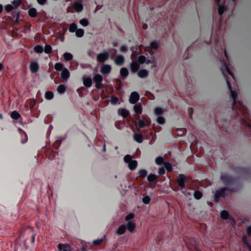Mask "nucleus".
<instances>
[{
    "label": "nucleus",
    "mask_w": 251,
    "mask_h": 251,
    "mask_svg": "<svg viewBox=\"0 0 251 251\" xmlns=\"http://www.w3.org/2000/svg\"><path fill=\"white\" fill-rule=\"evenodd\" d=\"M145 59V57L143 56H140L139 58V61L140 63H142L144 62V59Z\"/></svg>",
    "instance_id": "58"
},
{
    "label": "nucleus",
    "mask_w": 251,
    "mask_h": 251,
    "mask_svg": "<svg viewBox=\"0 0 251 251\" xmlns=\"http://www.w3.org/2000/svg\"><path fill=\"white\" fill-rule=\"evenodd\" d=\"M139 64L135 62H132L130 66L131 70L133 72H136L139 69Z\"/></svg>",
    "instance_id": "26"
},
{
    "label": "nucleus",
    "mask_w": 251,
    "mask_h": 251,
    "mask_svg": "<svg viewBox=\"0 0 251 251\" xmlns=\"http://www.w3.org/2000/svg\"><path fill=\"white\" fill-rule=\"evenodd\" d=\"M103 239V238H101L100 239L95 240L93 241V244L94 245H99L102 243Z\"/></svg>",
    "instance_id": "44"
},
{
    "label": "nucleus",
    "mask_w": 251,
    "mask_h": 251,
    "mask_svg": "<svg viewBox=\"0 0 251 251\" xmlns=\"http://www.w3.org/2000/svg\"><path fill=\"white\" fill-rule=\"evenodd\" d=\"M34 50L37 53H42L43 51V48L42 46L40 45L35 46L34 48Z\"/></svg>",
    "instance_id": "42"
},
{
    "label": "nucleus",
    "mask_w": 251,
    "mask_h": 251,
    "mask_svg": "<svg viewBox=\"0 0 251 251\" xmlns=\"http://www.w3.org/2000/svg\"><path fill=\"white\" fill-rule=\"evenodd\" d=\"M194 196L196 199L199 200L201 198L202 194L200 191H195L194 193Z\"/></svg>",
    "instance_id": "45"
},
{
    "label": "nucleus",
    "mask_w": 251,
    "mask_h": 251,
    "mask_svg": "<svg viewBox=\"0 0 251 251\" xmlns=\"http://www.w3.org/2000/svg\"><path fill=\"white\" fill-rule=\"evenodd\" d=\"M165 172V169L164 168H160L158 170V174L160 175H163Z\"/></svg>",
    "instance_id": "56"
},
{
    "label": "nucleus",
    "mask_w": 251,
    "mask_h": 251,
    "mask_svg": "<svg viewBox=\"0 0 251 251\" xmlns=\"http://www.w3.org/2000/svg\"><path fill=\"white\" fill-rule=\"evenodd\" d=\"M157 122L160 124H163L164 123V119L161 115L158 116L157 119Z\"/></svg>",
    "instance_id": "51"
},
{
    "label": "nucleus",
    "mask_w": 251,
    "mask_h": 251,
    "mask_svg": "<svg viewBox=\"0 0 251 251\" xmlns=\"http://www.w3.org/2000/svg\"><path fill=\"white\" fill-rule=\"evenodd\" d=\"M164 159L162 157H157L155 159V163L158 165L164 164Z\"/></svg>",
    "instance_id": "40"
},
{
    "label": "nucleus",
    "mask_w": 251,
    "mask_h": 251,
    "mask_svg": "<svg viewBox=\"0 0 251 251\" xmlns=\"http://www.w3.org/2000/svg\"><path fill=\"white\" fill-rule=\"evenodd\" d=\"M151 201V198L149 196H146L143 198L142 202L145 204H149Z\"/></svg>",
    "instance_id": "43"
},
{
    "label": "nucleus",
    "mask_w": 251,
    "mask_h": 251,
    "mask_svg": "<svg viewBox=\"0 0 251 251\" xmlns=\"http://www.w3.org/2000/svg\"><path fill=\"white\" fill-rule=\"evenodd\" d=\"M73 7L76 12H80L82 11L83 6L82 0H78L73 4Z\"/></svg>",
    "instance_id": "9"
},
{
    "label": "nucleus",
    "mask_w": 251,
    "mask_h": 251,
    "mask_svg": "<svg viewBox=\"0 0 251 251\" xmlns=\"http://www.w3.org/2000/svg\"><path fill=\"white\" fill-rule=\"evenodd\" d=\"M126 226L124 225H122L118 228V229L116 231V233L118 235H121L123 234L126 232Z\"/></svg>",
    "instance_id": "21"
},
{
    "label": "nucleus",
    "mask_w": 251,
    "mask_h": 251,
    "mask_svg": "<svg viewBox=\"0 0 251 251\" xmlns=\"http://www.w3.org/2000/svg\"><path fill=\"white\" fill-rule=\"evenodd\" d=\"M118 101V99L117 97H115V96H113L111 97V99H110V102L112 104H116L117 103Z\"/></svg>",
    "instance_id": "50"
},
{
    "label": "nucleus",
    "mask_w": 251,
    "mask_h": 251,
    "mask_svg": "<svg viewBox=\"0 0 251 251\" xmlns=\"http://www.w3.org/2000/svg\"><path fill=\"white\" fill-rule=\"evenodd\" d=\"M109 56V54L107 52L100 53L97 55V60L100 62H103L108 58Z\"/></svg>",
    "instance_id": "7"
},
{
    "label": "nucleus",
    "mask_w": 251,
    "mask_h": 251,
    "mask_svg": "<svg viewBox=\"0 0 251 251\" xmlns=\"http://www.w3.org/2000/svg\"><path fill=\"white\" fill-rule=\"evenodd\" d=\"M127 50V48L125 46H122L121 48V51H122V52H125L126 50Z\"/></svg>",
    "instance_id": "60"
},
{
    "label": "nucleus",
    "mask_w": 251,
    "mask_h": 251,
    "mask_svg": "<svg viewBox=\"0 0 251 251\" xmlns=\"http://www.w3.org/2000/svg\"><path fill=\"white\" fill-rule=\"evenodd\" d=\"M139 99V95L136 92H132L130 95L129 101L130 103H135Z\"/></svg>",
    "instance_id": "8"
},
{
    "label": "nucleus",
    "mask_w": 251,
    "mask_h": 251,
    "mask_svg": "<svg viewBox=\"0 0 251 251\" xmlns=\"http://www.w3.org/2000/svg\"><path fill=\"white\" fill-rule=\"evenodd\" d=\"M221 178L223 183L226 185L230 184L232 181V179L230 176L224 174H222Z\"/></svg>",
    "instance_id": "10"
},
{
    "label": "nucleus",
    "mask_w": 251,
    "mask_h": 251,
    "mask_svg": "<svg viewBox=\"0 0 251 251\" xmlns=\"http://www.w3.org/2000/svg\"><path fill=\"white\" fill-rule=\"evenodd\" d=\"M147 179L150 183H153L154 184H155L157 182V176L152 174L148 176Z\"/></svg>",
    "instance_id": "18"
},
{
    "label": "nucleus",
    "mask_w": 251,
    "mask_h": 251,
    "mask_svg": "<svg viewBox=\"0 0 251 251\" xmlns=\"http://www.w3.org/2000/svg\"><path fill=\"white\" fill-rule=\"evenodd\" d=\"M227 194V190L224 188H222L218 190L215 194V199L217 201V199L219 197H225Z\"/></svg>",
    "instance_id": "6"
},
{
    "label": "nucleus",
    "mask_w": 251,
    "mask_h": 251,
    "mask_svg": "<svg viewBox=\"0 0 251 251\" xmlns=\"http://www.w3.org/2000/svg\"><path fill=\"white\" fill-rule=\"evenodd\" d=\"M63 139V138H59V139H57L53 143L54 147L56 149L58 148L60 146L62 140Z\"/></svg>",
    "instance_id": "36"
},
{
    "label": "nucleus",
    "mask_w": 251,
    "mask_h": 251,
    "mask_svg": "<svg viewBox=\"0 0 251 251\" xmlns=\"http://www.w3.org/2000/svg\"><path fill=\"white\" fill-rule=\"evenodd\" d=\"M148 75V72L146 70H141L138 72V76L140 78H145Z\"/></svg>",
    "instance_id": "24"
},
{
    "label": "nucleus",
    "mask_w": 251,
    "mask_h": 251,
    "mask_svg": "<svg viewBox=\"0 0 251 251\" xmlns=\"http://www.w3.org/2000/svg\"><path fill=\"white\" fill-rule=\"evenodd\" d=\"M28 14L30 16L32 17H35L37 14V11L35 8H30L28 11Z\"/></svg>",
    "instance_id": "34"
},
{
    "label": "nucleus",
    "mask_w": 251,
    "mask_h": 251,
    "mask_svg": "<svg viewBox=\"0 0 251 251\" xmlns=\"http://www.w3.org/2000/svg\"><path fill=\"white\" fill-rule=\"evenodd\" d=\"M44 51L46 53H49L51 51V47L49 45H46L44 48Z\"/></svg>",
    "instance_id": "48"
},
{
    "label": "nucleus",
    "mask_w": 251,
    "mask_h": 251,
    "mask_svg": "<svg viewBox=\"0 0 251 251\" xmlns=\"http://www.w3.org/2000/svg\"><path fill=\"white\" fill-rule=\"evenodd\" d=\"M102 76L100 74H96L94 76V81L96 83V87L97 89H100L102 87Z\"/></svg>",
    "instance_id": "5"
},
{
    "label": "nucleus",
    "mask_w": 251,
    "mask_h": 251,
    "mask_svg": "<svg viewBox=\"0 0 251 251\" xmlns=\"http://www.w3.org/2000/svg\"><path fill=\"white\" fill-rule=\"evenodd\" d=\"M12 4L14 5V7H17L20 5V0H14L12 1Z\"/></svg>",
    "instance_id": "54"
},
{
    "label": "nucleus",
    "mask_w": 251,
    "mask_h": 251,
    "mask_svg": "<svg viewBox=\"0 0 251 251\" xmlns=\"http://www.w3.org/2000/svg\"><path fill=\"white\" fill-rule=\"evenodd\" d=\"M30 70L32 73H36L39 70V65L37 62H32L30 64Z\"/></svg>",
    "instance_id": "16"
},
{
    "label": "nucleus",
    "mask_w": 251,
    "mask_h": 251,
    "mask_svg": "<svg viewBox=\"0 0 251 251\" xmlns=\"http://www.w3.org/2000/svg\"><path fill=\"white\" fill-rule=\"evenodd\" d=\"M143 28L144 29H147L148 27V25L146 24H143L142 25Z\"/></svg>",
    "instance_id": "63"
},
{
    "label": "nucleus",
    "mask_w": 251,
    "mask_h": 251,
    "mask_svg": "<svg viewBox=\"0 0 251 251\" xmlns=\"http://www.w3.org/2000/svg\"><path fill=\"white\" fill-rule=\"evenodd\" d=\"M162 109L160 108H156L154 110V113L157 116H160L162 113Z\"/></svg>",
    "instance_id": "52"
},
{
    "label": "nucleus",
    "mask_w": 251,
    "mask_h": 251,
    "mask_svg": "<svg viewBox=\"0 0 251 251\" xmlns=\"http://www.w3.org/2000/svg\"><path fill=\"white\" fill-rule=\"evenodd\" d=\"M19 131L21 135L22 143H25L26 142V141L27 140V137L26 134L25 133V132L24 131H23L21 128H19Z\"/></svg>",
    "instance_id": "22"
},
{
    "label": "nucleus",
    "mask_w": 251,
    "mask_h": 251,
    "mask_svg": "<svg viewBox=\"0 0 251 251\" xmlns=\"http://www.w3.org/2000/svg\"><path fill=\"white\" fill-rule=\"evenodd\" d=\"M247 232L249 235H251V226L248 227Z\"/></svg>",
    "instance_id": "61"
},
{
    "label": "nucleus",
    "mask_w": 251,
    "mask_h": 251,
    "mask_svg": "<svg viewBox=\"0 0 251 251\" xmlns=\"http://www.w3.org/2000/svg\"><path fill=\"white\" fill-rule=\"evenodd\" d=\"M125 162L128 164L129 168L130 170H134L136 168L137 166V162L136 160H132L131 156L129 155H126L124 157Z\"/></svg>",
    "instance_id": "3"
},
{
    "label": "nucleus",
    "mask_w": 251,
    "mask_h": 251,
    "mask_svg": "<svg viewBox=\"0 0 251 251\" xmlns=\"http://www.w3.org/2000/svg\"><path fill=\"white\" fill-rule=\"evenodd\" d=\"M119 113L122 116H123L124 118L126 117L129 114L128 111L125 109H119Z\"/></svg>",
    "instance_id": "30"
},
{
    "label": "nucleus",
    "mask_w": 251,
    "mask_h": 251,
    "mask_svg": "<svg viewBox=\"0 0 251 251\" xmlns=\"http://www.w3.org/2000/svg\"><path fill=\"white\" fill-rule=\"evenodd\" d=\"M120 74L125 78L128 75V71L126 68H122L120 70Z\"/></svg>",
    "instance_id": "27"
},
{
    "label": "nucleus",
    "mask_w": 251,
    "mask_h": 251,
    "mask_svg": "<svg viewBox=\"0 0 251 251\" xmlns=\"http://www.w3.org/2000/svg\"><path fill=\"white\" fill-rule=\"evenodd\" d=\"M37 0L38 3L39 4L43 5L46 3L47 0Z\"/></svg>",
    "instance_id": "57"
},
{
    "label": "nucleus",
    "mask_w": 251,
    "mask_h": 251,
    "mask_svg": "<svg viewBox=\"0 0 251 251\" xmlns=\"http://www.w3.org/2000/svg\"><path fill=\"white\" fill-rule=\"evenodd\" d=\"M229 214L226 211L223 210L221 212V217L223 219L226 220L228 218Z\"/></svg>",
    "instance_id": "35"
},
{
    "label": "nucleus",
    "mask_w": 251,
    "mask_h": 251,
    "mask_svg": "<svg viewBox=\"0 0 251 251\" xmlns=\"http://www.w3.org/2000/svg\"><path fill=\"white\" fill-rule=\"evenodd\" d=\"M66 90V86L63 84L59 85L57 88V92L60 94L64 93Z\"/></svg>",
    "instance_id": "28"
},
{
    "label": "nucleus",
    "mask_w": 251,
    "mask_h": 251,
    "mask_svg": "<svg viewBox=\"0 0 251 251\" xmlns=\"http://www.w3.org/2000/svg\"><path fill=\"white\" fill-rule=\"evenodd\" d=\"M77 26L75 24L72 23L70 25L69 28V30L70 32H75L76 30H77Z\"/></svg>",
    "instance_id": "32"
},
{
    "label": "nucleus",
    "mask_w": 251,
    "mask_h": 251,
    "mask_svg": "<svg viewBox=\"0 0 251 251\" xmlns=\"http://www.w3.org/2000/svg\"><path fill=\"white\" fill-rule=\"evenodd\" d=\"M125 58L122 55H117L114 60L115 63L117 65H121L124 63Z\"/></svg>",
    "instance_id": "17"
},
{
    "label": "nucleus",
    "mask_w": 251,
    "mask_h": 251,
    "mask_svg": "<svg viewBox=\"0 0 251 251\" xmlns=\"http://www.w3.org/2000/svg\"><path fill=\"white\" fill-rule=\"evenodd\" d=\"M13 8H14V6L13 5H12L11 4H7L5 7V9L7 12L11 11Z\"/></svg>",
    "instance_id": "53"
},
{
    "label": "nucleus",
    "mask_w": 251,
    "mask_h": 251,
    "mask_svg": "<svg viewBox=\"0 0 251 251\" xmlns=\"http://www.w3.org/2000/svg\"><path fill=\"white\" fill-rule=\"evenodd\" d=\"M135 227V224L132 221H129L127 224V229L131 232H133Z\"/></svg>",
    "instance_id": "23"
},
{
    "label": "nucleus",
    "mask_w": 251,
    "mask_h": 251,
    "mask_svg": "<svg viewBox=\"0 0 251 251\" xmlns=\"http://www.w3.org/2000/svg\"><path fill=\"white\" fill-rule=\"evenodd\" d=\"M111 70V66L109 65H103L101 66L100 72L103 74H107L110 72Z\"/></svg>",
    "instance_id": "12"
},
{
    "label": "nucleus",
    "mask_w": 251,
    "mask_h": 251,
    "mask_svg": "<svg viewBox=\"0 0 251 251\" xmlns=\"http://www.w3.org/2000/svg\"><path fill=\"white\" fill-rule=\"evenodd\" d=\"M134 110L136 114H141L142 112L141 106L139 105H135L134 106Z\"/></svg>",
    "instance_id": "41"
},
{
    "label": "nucleus",
    "mask_w": 251,
    "mask_h": 251,
    "mask_svg": "<svg viewBox=\"0 0 251 251\" xmlns=\"http://www.w3.org/2000/svg\"><path fill=\"white\" fill-rule=\"evenodd\" d=\"M63 56L65 59L68 61L71 60L73 58V55L69 52L64 53Z\"/></svg>",
    "instance_id": "33"
},
{
    "label": "nucleus",
    "mask_w": 251,
    "mask_h": 251,
    "mask_svg": "<svg viewBox=\"0 0 251 251\" xmlns=\"http://www.w3.org/2000/svg\"><path fill=\"white\" fill-rule=\"evenodd\" d=\"M176 180L179 189L184 194L186 191L185 184L188 182L186 176L183 174H179L177 177Z\"/></svg>",
    "instance_id": "2"
},
{
    "label": "nucleus",
    "mask_w": 251,
    "mask_h": 251,
    "mask_svg": "<svg viewBox=\"0 0 251 251\" xmlns=\"http://www.w3.org/2000/svg\"><path fill=\"white\" fill-rule=\"evenodd\" d=\"M242 241L244 245L246 246L250 251H251V244L248 238L246 237H243Z\"/></svg>",
    "instance_id": "25"
},
{
    "label": "nucleus",
    "mask_w": 251,
    "mask_h": 251,
    "mask_svg": "<svg viewBox=\"0 0 251 251\" xmlns=\"http://www.w3.org/2000/svg\"><path fill=\"white\" fill-rule=\"evenodd\" d=\"M188 112H189V114L190 117L192 118V109L191 108H189L188 109Z\"/></svg>",
    "instance_id": "62"
},
{
    "label": "nucleus",
    "mask_w": 251,
    "mask_h": 251,
    "mask_svg": "<svg viewBox=\"0 0 251 251\" xmlns=\"http://www.w3.org/2000/svg\"><path fill=\"white\" fill-rule=\"evenodd\" d=\"M2 10H3L2 5L0 4V13L2 12Z\"/></svg>",
    "instance_id": "64"
},
{
    "label": "nucleus",
    "mask_w": 251,
    "mask_h": 251,
    "mask_svg": "<svg viewBox=\"0 0 251 251\" xmlns=\"http://www.w3.org/2000/svg\"><path fill=\"white\" fill-rule=\"evenodd\" d=\"M79 23L83 26H86L88 25V21L86 19H82L80 20Z\"/></svg>",
    "instance_id": "47"
},
{
    "label": "nucleus",
    "mask_w": 251,
    "mask_h": 251,
    "mask_svg": "<svg viewBox=\"0 0 251 251\" xmlns=\"http://www.w3.org/2000/svg\"><path fill=\"white\" fill-rule=\"evenodd\" d=\"M53 98V94L50 91H47L45 93V98L47 100H50Z\"/></svg>",
    "instance_id": "37"
},
{
    "label": "nucleus",
    "mask_w": 251,
    "mask_h": 251,
    "mask_svg": "<svg viewBox=\"0 0 251 251\" xmlns=\"http://www.w3.org/2000/svg\"><path fill=\"white\" fill-rule=\"evenodd\" d=\"M58 248L62 251H71V246L69 244H58Z\"/></svg>",
    "instance_id": "19"
},
{
    "label": "nucleus",
    "mask_w": 251,
    "mask_h": 251,
    "mask_svg": "<svg viewBox=\"0 0 251 251\" xmlns=\"http://www.w3.org/2000/svg\"><path fill=\"white\" fill-rule=\"evenodd\" d=\"M151 120L149 118H145L144 120H140L136 123V126L139 128L149 126L151 124Z\"/></svg>",
    "instance_id": "4"
},
{
    "label": "nucleus",
    "mask_w": 251,
    "mask_h": 251,
    "mask_svg": "<svg viewBox=\"0 0 251 251\" xmlns=\"http://www.w3.org/2000/svg\"><path fill=\"white\" fill-rule=\"evenodd\" d=\"M164 167L165 168V169L168 171H172V165L171 163H167V162H165L164 164Z\"/></svg>",
    "instance_id": "49"
},
{
    "label": "nucleus",
    "mask_w": 251,
    "mask_h": 251,
    "mask_svg": "<svg viewBox=\"0 0 251 251\" xmlns=\"http://www.w3.org/2000/svg\"><path fill=\"white\" fill-rule=\"evenodd\" d=\"M224 66L222 67V70L223 73L225 75L226 73L228 74L233 79L235 80V78L233 74L229 70L225 62H223Z\"/></svg>",
    "instance_id": "11"
},
{
    "label": "nucleus",
    "mask_w": 251,
    "mask_h": 251,
    "mask_svg": "<svg viewBox=\"0 0 251 251\" xmlns=\"http://www.w3.org/2000/svg\"><path fill=\"white\" fill-rule=\"evenodd\" d=\"M158 47V44L156 42H151L150 44V48L151 50H156Z\"/></svg>",
    "instance_id": "46"
},
{
    "label": "nucleus",
    "mask_w": 251,
    "mask_h": 251,
    "mask_svg": "<svg viewBox=\"0 0 251 251\" xmlns=\"http://www.w3.org/2000/svg\"><path fill=\"white\" fill-rule=\"evenodd\" d=\"M61 77L64 80H66L70 77V72L68 69L64 68L62 71Z\"/></svg>",
    "instance_id": "14"
},
{
    "label": "nucleus",
    "mask_w": 251,
    "mask_h": 251,
    "mask_svg": "<svg viewBox=\"0 0 251 251\" xmlns=\"http://www.w3.org/2000/svg\"><path fill=\"white\" fill-rule=\"evenodd\" d=\"M75 35L77 37H81L84 35V30L82 29L79 28L76 30Z\"/></svg>",
    "instance_id": "39"
},
{
    "label": "nucleus",
    "mask_w": 251,
    "mask_h": 251,
    "mask_svg": "<svg viewBox=\"0 0 251 251\" xmlns=\"http://www.w3.org/2000/svg\"><path fill=\"white\" fill-rule=\"evenodd\" d=\"M134 217V214L132 213L129 214L125 217V220L128 221L130 219H132Z\"/></svg>",
    "instance_id": "55"
},
{
    "label": "nucleus",
    "mask_w": 251,
    "mask_h": 251,
    "mask_svg": "<svg viewBox=\"0 0 251 251\" xmlns=\"http://www.w3.org/2000/svg\"><path fill=\"white\" fill-rule=\"evenodd\" d=\"M217 4L218 5V13L220 16H221L223 13L226 11V7H227V5H226V6L220 4V1L221 0H216Z\"/></svg>",
    "instance_id": "15"
},
{
    "label": "nucleus",
    "mask_w": 251,
    "mask_h": 251,
    "mask_svg": "<svg viewBox=\"0 0 251 251\" xmlns=\"http://www.w3.org/2000/svg\"><path fill=\"white\" fill-rule=\"evenodd\" d=\"M148 175V172L145 169H142L139 171L138 175L139 176L144 178L147 176Z\"/></svg>",
    "instance_id": "31"
},
{
    "label": "nucleus",
    "mask_w": 251,
    "mask_h": 251,
    "mask_svg": "<svg viewBox=\"0 0 251 251\" xmlns=\"http://www.w3.org/2000/svg\"><path fill=\"white\" fill-rule=\"evenodd\" d=\"M134 139L138 143H141L143 142V137L141 134L134 132L133 134Z\"/></svg>",
    "instance_id": "20"
},
{
    "label": "nucleus",
    "mask_w": 251,
    "mask_h": 251,
    "mask_svg": "<svg viewBox=\"0 0 251 251\" xmlns=\"http://www.w3.org/2000/svg\"><path fill=\"white\" fill-rule=\"evenodd\" d=\"M226 81L227 85L230 91V97L231 98V99L233 100V104L232 105V109L234 110H235L236 112L239 115L241 114V112L240 111L239 109H236V98L237 97V93L235 91L232 90L230 83L227 78H226Z\"/></svg>",
    "instance_id": "1"
},
{
    "label": "nucleus",
    "mask_w": 251,
    "mask_h": 251,
    "mask_svg": "<svg viewBox=\"0 0 251 251\" xmlns=\"http://www.w3.org/2000/svg\"><path fill=\"white\" fill-rule=\"evenodd\" d=\"M83 84L87 87H90L92 85V79L89 76H84L83 78Z\"/></svg>",
    "instance_id": "13"
},
{
    "label": "nucleus",
    "mask_w": 251,
    "mask_h": 251,
    "mask_svg": "<svg viewBox=\"0 0 251 251\" xmlns=\"http://www.w3.org/2000/svg\"><path fill=\"white\" fill-rule=\"evenodd\" d=\"M11 117L14 120H18L21 117V115L19 112L14 111L11 113Z\"/></svg>",
    "instance_id": "29"
},
{
    "label": "nucleus",
    "mask_w": 251,
    "mask_h": 251,
    "mask_svg": "<svg viewBox=\"0 0 251 251\" xmlns=\"http://www.w3.org/2000/svg\"><path fill=\"white\" fill-rule=\"evenodd\" d=\"M63 68V64L60 63H57L54 65V69L57 71H62Z\"/></svg>",
    "instance_id": "38"
},
{
    "label": "nucleus",
    "mask_w": 251,
    "mask_h": 251,
    "mask_svg": "<svg viewBox=\"0 0 251 251\" xmlns=\"http://www.w3.org/2000/svg\"><path fill=\"white\" fill-rule=\"evenodd\" d=\"M239 103L241 109H242V110L243 111V112L244 113L245 112V107H244V106L242 104V103L241 102H240V101H239Z\"/></svg>",
    "instance_id": "59"
}]
</instances>
